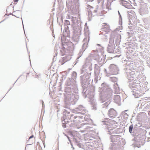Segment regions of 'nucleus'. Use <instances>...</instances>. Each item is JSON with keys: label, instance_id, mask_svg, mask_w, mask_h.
<instances>
[{"label": "nucleus", "instance_id": "obj_11", "mask_svg": "<svg viewBox=\"0 0 150 150\" xmlns=\"http://www.w3.org/2000/svg\"><path fill=\"white\" fill-rule=\"evenodd\" d=\"M97 45L98 46H100V44H97Z\"/></svg>", "mask_w": 150, "mask_h": 150}, {"label": "nucleus", "instance_id": "obj_2", "mask_svg": "<svg viewBox=\"0 0 150 150\" xmlns=\"http://www.w3.org/2000/svg\"><path fill=\"white\" fill-rule=\"evenodd\" d=\"M102 29L103 31L107 32H109L110 26L108 25L105 23H103L102 24Z\"/></svg>", "mask_w": 150, "mask_h": 150}, {"label": "nucleus", "instance_id": "obj_9", "mask_svg": "<svg viewBox=\"0 0 150 150\" xmlns=\"http://www.w3.org/2000/svg\"><path fill=\"white\" fill-rule=\"evenodd\" d=\"M79 12V11H78V8H77V9H76V13H78Z\"/></svg>", "mask_w": 150, "mask_h": 150}, {"label": "nucleus", "instance_id": "obj_5", "mask_svg": "<svg viewBox=\"0 0 150 150\" xmlns=\"http://www.w3.org/2000/svg\"><path fill=\"white\" fill-rule=\"evenodd\" d=\"M133 128V126L132 125H130L129 127V131L130 133H132Z\"/></svg>", "mask_w": 150, "mask_h": 150}, {"label": "nucleus", "instance_id": "obj_10", "mask_svg": "<svg viewBox=\"0 0 150 150\" xmlns=\"http://www.w3.org/2000/svg\"><path fill=\"white\" fill-rule=\"evenodd\" d=\"M18 0H14V2H17L18 1Z\"/></svg>", "mask_w": 150, "mask_h": 150}, {"label": "nucleus", "instance_id": "obj_12", "mask_svg": "<svg viewBox=\"0 0 150 150\" xmlns=\"http://www.w3.org/2000/svg\"><path fill=\"white\" fill-rule=\"evenodd\" d=\"M89 1H92L93 0H88Z\"/></svg>", "mask_w": 150, "mask_h": 150}, {"label": "nucleus", "instance_id": "obj_8", "mask_svg": "<svg viewBox=\"0 0 150 150\" xmlns=\"http://www.w3.org/2000/svg\"><path fill=\"white\" fill-rule=\"evenodd\" d=\"M66 22L67 23V25L69 24V21L66 20Z\"/></svg>", "mask_w": 150, "mask_h": 150}, {"label": "nucleus", "instance_id": "obj_6", "mask_svg": "<svg viewBox=\"0 0 150 150\" xmlns=\"http://www.w3.org/2000/svg\"><path fill=\"white\" fill-rule=\"evenodd\" d=\"M34 137V136L33 135H32L31 136H30L29 137V139L28 140V141H29V140L30 139L32 138H33Z\"/></svg>", "mask_w": 150, "mask_h": 150}, {"label": "nucleus", "instance_id": "obj_7", "mask_svg": "<svg viewBox=\"0 0 150 150\" xmlns=\"http://www.w3.org/2000/svg\"><path fill=\"white\" fill-rule=\"evenodd\" d=\"M87 7H88V8H93V7H92V6L89 5H88V6H87Z\"/></svg>", "mask_w": 150, "mask_h": 150}, {"label": "nucleus", "instance_id": "obj_3", "mask_svg": "<svg viewBox=\"0 0 150 150\" xmlns=\"http://www.w3.org/2000/svg\"><path fill=\"white\" fill-rule=\"evenodd\" d=\"M134 95L135 98H137L141 96V92L138 90L134 89L133 91Z\"/></svg>", "mask_w": 150, "mask_h": 150}, {"label": "nucleus", "instance_id": "obj_4", "mask_svg": "<svg viewBox=\"0 0 150 150\" xmlns=\"http://www.w3.org/2000/svg\"><path fill=\"white\" fill-rule=\"evenodd\" d=\"M114 100L115 102L117 103H119L120 101V97L119 95H116L114 96Z\"/></svg>", "mask_w": 150, "mask_h": 150}, {"label": "nucleus", "instance_id": "obj_1", "mask_svg": "<svg viewBox=\"0 0 150 150\" xmlns=\"http://www.w3.org/2000/svg\"><path fill=\"white\" fill-rule=\"evenodd\" d=\"M108 115L111 118H114L117 115L116 112L113 109H111L109 111Z\"/></svg>", "mask_w": 150, "mask_h": 150}]
</instances>
